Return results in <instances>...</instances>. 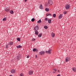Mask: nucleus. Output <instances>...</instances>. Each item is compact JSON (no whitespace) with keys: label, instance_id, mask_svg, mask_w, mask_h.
<instances>
[{"label":"nucleus","instance_id":"1","mask_svg":"<svg viewBox=\"0 0 76 76\" xmlns=\"http://www.w3.org/2000/svg\"><path fill=\"white\" fill-rule=\"evenodd\" d=\"M5 10L7 12H8L10 11V8L9 7H5L4 8Z\"/></svg>","mask_w":76,"mask_h":76},{"label":"nucleus","instance_id":"2","mask_svg":"<svg viewBox=\"0 0 76 76\" xmlns=\"http://www.w3.org/2000/svg\"><path fill=\"white\" fill-rule=\"evenodd\" d=\"M48 4H50V5H52L53 4V1L51 0H48Z\"/></svg>","mask_w":76,"mask_h":76},{"label":"nucleus","instance_id":"3","mask_svg":"<svg viewBox=\"0 0 76 76\" xmlns=\"http://www.w3.org/2000/svg\"><path fill=\"white\" fill-rule=\"evenodd\" d=\"M70 58L66 57V58L65 62H67L69 61H70Z\"/></svg>","mask_w":76,"mask_h":76},{"label":"nucleus","instance_id":"4","mask_svg":"<svg viewBox=\"0 0 76 76\" xmlns=\"http://www.w3.org/2000/svg\"><path fill=\"white\" fill-rule=\"evenodd\" d=\"M52 50L51 49H49L48 51H46L45 53H48V54H51V51Z\"/></svg>","mask_w":76,"mask_h":76},{"label":"nucleus","instance_id":"5","mask_svg":"<svg viewBox=\"0 0 76 76\" xmlns=\"http://www.w3.org/2000/svg\"><path fill=\"white\" fill-rule=\"evenodd\" d=\"M39 28L38 27V26H36L34 27V29L35 30V31H37V30H38L39 29Z\"/></svg>","mask_w":76,"mask_h":76},{"label":"nucleus","instance_id":"6","mask_svg":"<svg viewBox=\"0 0 76 76\" xmlns=\"http://www.w3.org/2000/svg\"><path fill=\"white\" fill-rule=\"evenodd\" d=\"M65 8L66 9H69V8H70V6L69 5H66L65 6Z\"/></svg>","mask_w":76,"mask_h":76},{"label":"nucleus","instance_id":"7","mask_svg":"<svg viewBox=\"0 0 76 76\" xmlns=\"http://www.w3.org/2000/svg\"><path fill=\"white\" fill-rule=\"evenodd\" d=\"M11 72L12 73H16V70L14 69H12L11 71Z\"/></svg>","mask_w":76,"mask_h":76},{"label":"nucleus","instance_id":"8","mask_svg":"<svg viewBox=\"0 0 76 76\" xmlns=\"http://www.w3.org/2000/svg\"><path fill=\"white\" fill-rule=\"evenodd\" d=\"M40 54L42 55H44L45 54V52L44 51H42L41 52H40Z\"/></svg>","mask_w":76,"mask_h":76},{"label":"nucleus","instance_id":"9","mask_svg":"<svg viewBox=\"0 0 76 76\" xmlns=\"http://www.w3.org/2000/svg\"><path fill=\"white\" fill-rule=\"evenodd\" d=\"M63 18V14H61L58 16V19H61Z\"/></svg>","mask_w":76,"mask_h":76},{"label":"nucleus","instance_id":"10","mask_svg":"<svg viewBox=\"0 0 76 76\" xmlns=\"http://www.w3.org/2000/svg\"><path fill=\"white\" fill-rule=\"evenodd\" d=\"M33 73V71L30 70L28 72V74L29 75H32V74Z\"/></svg>","mask_w":76,"mask_h":76},{"label":"nucleus","instance_id":"11","mask_svg":"<svg viewBox=\"0 0 76 76\" xmlns=\"http://www.w3.org/2000/svg\"><path fill=\"white\" fill-rule=\"evenodd\" d=\"M9 45H13V42H11L9 43Z\"/></svg>","mask_w":76,"mask_h":76},{"label":"nucleus","instance_id":"12","mask_svg":"<svg viewBox=\"0 0 76 76\" xmlns=\"http://www.w3.org/2000/svg\"><path fill=\"white\" fill-rule=\"evenodd\" d=\"M51 35L52 37H54L55 36V33H52L51 34Z\"/></svg>","mask_w":76,"mask_h":76},{"label":"nucleus","instance_id":"13","mask_svg":"<svg viewBox=\"0 0 76 76\" xmlns=\"http://www.w3.org/2000/svg\"><path fill=\"white\" fill-rule=\"evenodd\" d=\"M35 34L36 35H38V31L37 30H36L35 31Z\"/></svg>","mask_w":76,"mask_h":76},{"label":"nucleus","instance_id":"14","mask_svg":"<svg viewBox=\"0 0 76 76\" xmlns=\"http://www.w3.org/2000/svg\"><path fill=\"white\" fill-rule=\"evenodd\" d=\"M39 8L40 9H42L43 8H42V4H40V6H39Z\"/></svg>","mask_w":76,"mask_h":76},{"label":"nucleus","instance_id":"15","mask_svg":"<svg viewBox=\"0 0 76 76\" xmlns=\"http://www.w3.org/2000/svg\"><path fill=\"white\" fill-rule=\"evenodd\" d=\"M7 19V18H4L2 20L3 21H6Z\"/></svg>","mask_w":76,"mask_h":76},{"label":"nucleus","instance_id":"16","mask_svg":"<svg viewBox=\"0 0 76 76\" xmlns=\"http://www.w3.org/2000/svg\"><path fill=\"white\" fill-rule=\"evenodd\" d=\"M72 70L74 72H76V68L75 67L72 68Z\"/></svg>","mask_w":76,"mask_h":76},{"label":"nucleus","instance_id":"17","mask_svg":"<svg viewBox=\"0 0 76 76\" xmlns=\"http://www.w3.org/2000/svg\"><path fill=\"white\" fill-rule=\"evenodd\" d=\"M48 23H51V20L50 19V20H48Z\"/></svg>","mask_w":76,"mask_h":76},{"label":"nucleus","instance_id":"18","mask_svg":"<svg viewBox=\"0 0 76 76\" xmlns=\"http://www.w3.org/2000/svg\"><path fill=\"white\" fill-rule=\"evenodd\" d=\"M10 13H11V14H13L14 13L13 11L11 10L10 11Z\"/></svg>","mask_w":76,"mask_h":76},{"label":"nucleus","instance_id":"19","mask_svg":"<svg viewBox=\"0 0 76 76\" xmlns=\"http://www.w3.org/2000/svg\"><path fill=\"white\" fill-rule=\"evenodd\" d=\"M42 34H40L39 35H38V37L39 38H41V36H42Z\"/></svg>","mask_w":76,"mask_h":76},{"label":"nucleus","instance_id":"20","mask_svg":"<svg viewBox=\"0 0 76 76\" xmlns=\"http://www.w3.org/2000/svg\"><path fill=\"white\" fill-rule=\"evenodd\" d=\"M22 47V46L20 45H18L17 46V48H20Z\"/></svg>","mask_w":76,"mask_h":76},{"label":"nucleus","instance_id":"21","mask_svg":"<svg viewBox=\"0 0 76 76\" xmlns=\"http://www.w3.org/2000/svg\"><path fill=\"white\" fill-rule=\"evenodd\" d=\"M33 51H34V52H35V51L37 52V51H38V50H37L36 49V48H34V49H33Z\"/></svg>","mask_w":76,"mask_h":76},{"label":"nucleus","instance_id":"22","mask_svg":"<svg viewBox=\"0 0 76 76\" xmlns=\"http://www.w3.org/2000/svg\"><path fill=\"white\" fill-rule=\"evenodd\" d=\"M45 10L46 12H48L49 11V9L46 8V9H45Z\"/></svg>","mask_w":76,"mask_h":76},{"label":"nucleus","instance_id":"23","mask_svg":"<svg viewBox=\"0 0 76 76\" xmlns=\"http://www.w3.org/2000/svg\"><path fill=\"white\" fill-rule=\"evenodd\" d=\"M51 16V13H49L48 14H46V16Z\"/></svg>","mask_w":76,"mask_h":76},{"label":"nucleus","instance_id":"24","mask_svg":"<svg viewBox=\"0 0 76 76\" xmlns=\"http://www.w3.org/2000/svg\"><path fill=\"white\" fill-rule=\"evenodd\" d=\"M63 13L64 15H66V14H67V12L66 11H64Z\"/></svg>","mask_w":76,"mask_h":76},{"label":"nucleus","instance_id":"25","mask_svg":"<svg viewBox=\"0 0 76 76\" xmlns=\"http://www.w3.org/2000/svg\"><path fill=\"white\" fill-rule=\"evenodd\" d=\"M53 18H56V15L55 14H54L53 15Z\"/></svg>","mask_w":76,"mask_h":76},{"label":"nucleus","instance_id":"26","mask_svg":"<svg viewBox=\"0 0 76 76\" xmlns=\"http://www.w3.org/2000/svg\"><path fill=\"white\" fill-rule=\"evenodd\" d=\"M42 22V21H41V19H40L38 22L37 23H41Z\"/></svg>","mask_w":76,"mask_h":76},{"label":"nucleus","instance_id":"27","mask_svg":"<svg viewBox=\"0 0 76 76\" xmlns=\"http://www.w3.org/2000/svg\"><path fill=\"white\" fill-rule=\"evenodd\" d=\"M44 28H45V29H47V28H48V27L47 26H44Z\"/></svg>","mask_w":76,"mask_h":76},{"label":"nucleus","instance_id":"28","mask_svg":"<svg viewBox=\"0 0 76 76\" xmlns=\"http://www.w3.org/2000/svg\"><path fill=\"white\" fill-rule=\"evenodd\" d=\"M17 41H20V38H17Z\"/></svg>","mask_w":76,"mask_h":76},{"label":"nucleus","instance_id":"29","mask_svg":"<svg viewBox=\"0 0 76 76\" xmlns=\"http://www.w3.org/2000/svg\"><path fill=\"white\" fill-rule=\"evenodd\" d=\"M34 20H35V19L34 18H33L31 19V21L32 22H34Z\"/></svg>","mask_w":76,"mask_h":76},{"label":"nucleus","instance_id":"30","mask_svg":"<svg viewBox=\"0 0 76 76\" xmlns=\"http://www.w3.org/2000/svg\"><path fill=\"white\" fill-rule=\"evenodd\" d=\"M24 75H23V74L21 73L20 74V76H24Z\"/></svg>","mask_w":76,"mask_h":76},{"label":"nucleus","instance_id":"31","mask_svg":"<svg viewBox=\"0 0 76 76\" xmlns=\"http://www.w3.org/2000/svg\"><path fill=\"white\" fill-rule=\"evenodd\" d=\"M35 38H33L32 40H31V41H35Z\"/></svg>","mask_w":76,"mask_h":76},{"label":"nucleus","instance_id":"32","mask_svg":"<svg viewBox=\"0 0 76 76\" xmlns=\"http://www.w3.org/2000/svg\"><path fill=\"white\" fill-rule=\"evenodd\" d=\"M6 48H8V45H6V47H5Z\"/></svg>","mask_w":76,"mask_h":76},{"label":"nucleus","instance_id":"33","mask_svg":"<svg viewBox=\"0 0 76 76\" xmlns=\"http://www.w3.org/2000/svg\"><path fill=\"white\" fill-rule=\"evenodd\" d=\"M45 20H46V21H47L48 20V18H45Z\"/></svg>","mask_w":76,"mask_h":76},{"label":"nucleus","instance_id":"34","mask_svg":"<svg viewBox=\"0 0 76 76\" xmlns=\"http://www.w3.org/2000/svg\"><path fill=\"white\" fill-rule=\"evenodd\" d=\"M53 70H54V71H55V72H56L57 70L56 69H54Z\"/></svg>","mask_w":76,"mask_h":76},{"label":"nucleus","instance_id":"35","mask_svg":"<svg viewBox=\"0 0 76 76\" xmlns=\"http://www.w3.org/2000/svg\"><path fill=\"white\" fill-rule=\"evenodd\" d=\"M27 1V0H24V1H25V2H26Z\"/></svg>","mask_w":76,"mask_h":76},{"label":"nucleus","instance_id":"36","mask_svg":"<svg viewBox=\"0 0 76 76\" xmlns=\"http://www.w3.org/2000/svg\"><path fill=\"white\" fill-rule=\"evenodd\" d=\"M57 76H60V75L58 74V75Z\"/></svg>","mask_w":76,"mask_h":76},{"label":"nucleus","instance_id":"37","mask_svg":"<svg viewBox=\"0 0 76 76\" xmlns=\"http://www.w3.org/2000/svg\"><path fill=\"white\" fill-rule=\"evenodd\" d=\"M17 59L18 60H19V58H17Z\"/></svg>","mask_w":76,"mask_h":76},{"label":"nucleus","instance_id":"38","mask_svg":"<svg viewBox=\"0 0 76 76\" xmlns=\"http://www.w3.org/2000/svg\"><path fill=\"white\" fill-rule=\"evenodd\" d=\"M29 57V56H27V57Z\"/></svg>","mask_w":76,"mask_h":76},{"label":"nucleus","instance_id":"39","mask_svg":"<svg viewBox=\"0 0 76 76\" xmlns=\"http://www.w3.org/2000/svg\"><path fill=\"white\" fill-rule=\"evenodd\" d=\"M35 57H37V55H35Z\"/></svg>","mask_w":76,"mask_h":76},{"label":"nucleus","instance_id":"40","mask_svg":"<svg viewBox=\"0 0 76 76\" xmlns=\"http://www.w3.org/2000/svg\"><path fill=\"white\" fill-rule=\"evenodd\" d=\"M58 72H60V71L59 70H58Z\"/></svg>","mask_w":76,"mask_h":76},{"label":"nucleus","instance_id":"41","mask_svg":"<svg viewBox=\"0 0 76 76\" xmlns=\"http://www.w3.org/2000/svg\"><path fill=\"white\" fill-rule=\"evenodd\" d=\"M9 76H13V75H10Z\"/></svg>","mask_w":76,"mask_h":76},{"label":"nucleus","instance_id":"42","mask_svg":"<svg viewBox=\"0 0 76 76\" xmlns=\"http://www.w3.org/2000/svg\"><path fill=\"white\" fill-rule=\"evenodd\" d=\"M28 58H29L28 57H27Z\"/></svg>","mask_w":76,"mask_h":76}]
</instances>
